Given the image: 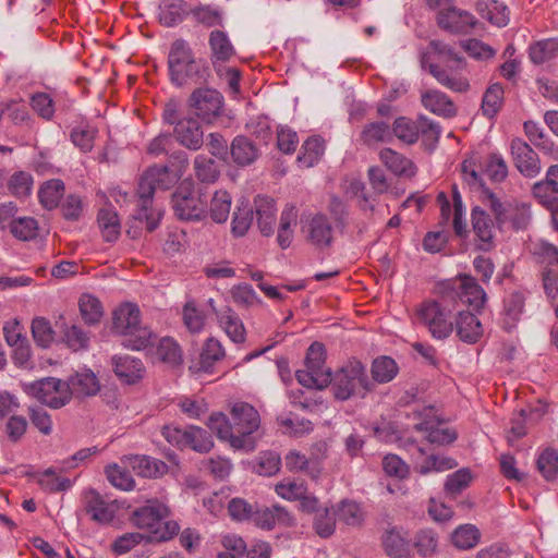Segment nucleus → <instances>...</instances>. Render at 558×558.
Returning <instances> with one entry per match:
<instances>
[{
    "label": "nucleus",
    "instance_id": "1",
    "mask_svg": "<svg viewBox=\"0 0 558 558\" xmlns=\"http://www.w3.org/2000/svg\"><path fill=\"white\" fill-rule=\"evenodd\" d=\"M231 420L232 422L223 413H213L207 425L219 439L228 441L233 449L253 451L260 438V416L257 410L246 402H238L231 409Z\"/></svg>",
    "mask_w": 558,
    "mask_h": 558
},
{
    "label": "nucleus",
    "instance_id": "2",
    "mask_svg": "<svg viewBox=\"0 0 558 558\" xmlns=\"http://www.w3.org/2000/svg\"><path fill=\"white\" fill-rule=\"evenodd\" d=\"M430 52L436 57V62L423 60V66L428 70L436 81L444 87L456 92L465 93L470 89V83L463 72L466 69L465 59L450 45L441 40H430Z\"/></svg>",
    "mask_w": 558,
    "mask_h": 558
},
{
    "label": "nucleus",
    "instance_id": "3",
    "mask_svg": "<svg viewBox=\"0 0 558 558\" xmlns=\"http://www.w3.org/2000/svg\"><path fill=\"white\" fill-rule=\"evenodd\" d=\"M189 167V156L184 150H172L169 163L148 167L141 177L137 196L142 209H149L156 190L173 187Z\"/></svg>",
    "mask_w": 558,
    "mask_h": 558
},
{
    "label": "nucleus",
    "instance_id": "4",
    "mask_svg": "<svg viewBox=\"0 0 558 558\" xmlns=\"http://www.w3.org/2000/svg\"><path fill=\"white\" fill-rule=\"evenodd\" d=\"M167 65L169 80L177 87L202 84L209 76L206 61L196 58L190 43L183 38H177L170 45Z\"/></svg>",
    "mask_w": 558,
    "mask_h": 558
},
{
    "label": "nucleus",
    "instance_id": "5",
    "mask_svg": "<svg viewBox=\"0 0 558 558\" xmlns=\"http://www.w3.org/2000/svg\"><path fill=\"white\" fill-rule=\"evenodd\" d=\"M483 203L496 220L499 232L525 231L532 223L531 204L518 198L501 201L493 191H483Z\"/></svg>",
    "mask_w": 558,
    "mask_h": 558
},
{
    "label": "nucleus",
    "instance_id": "6",
    "mask_svg": "<svg viewBox=\"0 0 558 558\" xmlns=\"http://www.w3.org/2000/svg\"><path fill=\"white\" fill-rule=\"evenodd\" d=\"M169 508L158 499H150L136 508L132 515V523L140 530L149 534L151 542H166L179 532V524L175 521L167 520Z\"/></svg>",
    "mask_w": 558,
    "mask_h": 558
},
{
    "label": "nucleus",
    "instance_id": "7",
    "mask_svg": "<svg viewBox=\"0 0 558 558\" xmlns=\"http://www.w3.org/2000/svg\"><path fill=\"white\" fill-rule=\"evenodd\" d=\"M141 311L136 304L120 305L112 314V328L125 336L122 344L126 349L143 350L150 345L156 335L146 326H141Z\"/></svg>",
    "mask_w": 558,
    "mask_h": 558
},
{
    "label": "nucleus",
    "instance_id": "8",
    "mask_svg": "<svg viewBox=\"0 0 558 558\" xmlns=\"http://www.w3.org/2000/svg\"><path fill=\"white\" fill-rule=\"evenodd\" d=\"M456 306L445 293L439 300H427L418 305L416 310L417 322L429 331L435 339H446L453 331L451 320Z\"/></svg>",
    "mask_w": 558,
    "mask_h": 558
},
{
    "label": "nucleus",
    "instance_id": "9",
    "mask_svg": "<svg viewBox=\"0 0 558 558\" xmlns=\"http://www.w3.org/2000/svg\"><path fill=\"white\" fill-rule=\"evenodd\" d=\"M332 391L337 400L345 401L353 396L364 397L371 389L364 365L356 360L349 361L331 377Z\"/></svg>",
    "mask_w": 558,
    "mask_h": 558
},
{
    "label": "nucleus",
    "instance_id": "10",
    "mask_svg": "<svg viewBox=\"0 0 558 558\" xmlns=\"http://www.w3.org/2000/svg\"><path fill=\"white\" fill-rule=\"evenodd\" d=\"M24 390L28 396L52 409L62 408L71 400V391L66 381L53 377L24 384Z\"/></svg>",
    "mask_w": 558,
    "mask_h": 558
},
{
    "label": "nucleus",
    "instance_id": "11",
    "mask_svg": "<svg viewBox=\"0 0 558 558\" xmlns=\"http://www.w3.org/2000/svg\"><path fill=\"white\" fill-rule=\"evenodd\" d=\"M190 106L198 119L207 124L216 122L223 114L225 99L213 88H197L190 96Z\"/></svg>",
    "mask_w": 558,
    "mask_h": 558
},
{
    "label": "nucleus",
    "instance_id": "12",
    "mask_svg": "<svg viewBox=\"0 0 558 558\" xmlns=\"http://www.w3.org/2000/svg\"><path fill=\"white\" fill-rule=\"evenodd\" d=\"M172 208L182 220H201L206 216V203L193 193V183H181L171 198Z\"/></svg>",
    "mask_w": 558,
    "mask_h": 558
},
{
    "label": "nucleus",
    "instance_id": "13",
    "mask_svg": "<svg viewBox=\"0 0 558 558\" xmlns=\"http://www.w3.org/2000/svg\"><path fill=\"white\" fill-rule=\"evenodd\" d=\"M452 305L457 307L458 301L474 310L482 308L486 302V293L483 288L471 276L459 277L457 286L445 292Z\"/></svg>",
    "mask_w": 558,
    "mask_h": 558
},
{
    "label": "nucleus",
    "instance_id": "14",
    "mask_svg": "<svg viewBox=\"0 0 558 558\" xmlns=\"http://www.w3.org/2000/svg\"><path fill=\"white\" fill-rule=\"evenodd\" d=\"M476 23L477 20L472 13L460 10L452 4L448 8H442L437 13L438 26L452 34H469Z\"/></svg>",
    "mask_w": 558,
    "mask_h": 558
},
{
    "label": "nucleus",
    "instance_id": "15",
    "mask_svg": "<svg viewBox=\"0 0 558 558\" xmlns=\"http://www.w3.org/2000/svg\"><path fill=\"white\" fill-rule=\"evenodd\" d=\"M510 150L515 168L526 178H535L541 171L539 158L534 149L522 138L515 137L510 143Z\"/></svg>",
    "mask_w": 558,
    "mask_h": 558
},
{
    "label": "nucleus",
    "instance_id": "16",
    "mask_svg": "<svg viewBox=\"0 0 558 558\" xmlns=\"http://www.w3.org/2000/svg\"><path fill=\"white\" fill-rule=\"evenodd\" d=\"M175 141L190 150H198L204 144V132L199 122L192 118H181L173 128Z\"/></svg>",
    "mask_w": 558,
    "mask_h": 558
},
{
    "label": "nucleus",
    "instance_id": "17",
    "mask_svg": "<svg viewBox=\"0 0 558 558\" xmlns=\"http://www.w3.org/2000/svg\"><path fill=\"white\" fill-rule=\"evenodd\" d=\"M301 230L313 244H330L332 239V226L323 214H316L306 221H301Z\"/></svg>",
    "mask_w": 558,
    "mask_h": 558
},
{
    "label": "nucleus",
    "instance_id": "18",
    "mask_svg": "<svg viewBox=\"0 0 558 558\" xmlns=\"http://www.w3.org/2000/svg\"><path fill=\"white\" fill-rule=\"evenodd\" d=\"M230 155L236 166L246 167L259 158L260 149L248 136L236 135L230 144Z\"/></svg>",
    "mask_w": 558,
    "mask_h": 558
},
{
    "label": "nucleus",
    "instance_id": "19",
    "mask_svg": "<svg viewBox=\"0 0 558 558\" xmlns=\"http://www.w3.org/2000/svg\"><path fill=\"white\" fill-rule=\"evenodd\" d=\"M116 502H107L95 490H90L86 497L85 510L90 519L100 524L110 523L118 511Z\"/></svg>",
    "mask_w": 558,
    "mask_h": 558
},
{
    "label": "nucleus",
    "instance_id": "20",
    "mask_svg": "<svg viewBox=\"0 0 558 558\" xmlns=\"http://www.w3.org/2000/svg\"><path fill=\"white\" fill-rule=\"evenodd\" d=\"M124 459L126 464L142 477L156 478L168 472V465L163 461L148 456L131 454Z\"/></svg>",
    "mask_w": 558,
    "mask_h": 558
},
{
    "label": "nucleus",
    "instance_id": "21",
    "mask_svg": "<svg viewBox=\"0 0 558 558\" xmlns=\"http://www.w3.org/2000/svg\"><path fill=\"white\" fill-rule=\"evenodd\" d=\"M114 374L125 384H134L142 379L145 374V366L140 359L123 355L112 357Z\"/></svg>",
    "mask_w": 558,
    "mask_h": 558
},
{
    "label": "nucleus",
    "instance_id": "22",
    "mask_svg": "<svg viewBox=\"0 0 558 558\" xmlns=\"http://www.w3.org/2000/svg\"><path fill=\"white\" fill-rule=\"evenodd\" d=\"M472 230L480 241L490 243L498 231L495 218L482 207L475 206L471 210Z\"/></svg>",
    "mask_w": 558,
    "mask_h": 558
},
{
    "label": "nucleus",
    "instance_id": "23",
    "mask_svg": "<svg viewBox=\"0 0 558 558\" xmlns=\"http://www.w3.org/2000/svg\"><path fill=\"white\" fill-rule=\"evenodd\" d=\"M97 225L104 241L116 242L121 233V221L111 204L100 208L97 213Z\"/></svg>",
    "mask_w": 558,
    "mask_h": 558
},
{
    "label": "nucleus",
    "instance_id": "24",
    "mask_svg": "<svg viewBox=\"0 0 558 558\" xmlns=\"http://www.w3.org/2000/svg\"><path fill=\"white\" fill-rule=\"evenodd\" d=\"M383 546L391 558H409L411 545L407 533L397 527H391L383 535Z\"/></svg>",
    "mask_w": 558,
    "mask_h": 558
},
{
    "label": "nucleus",
    "instance_id": "25",
    "mask_svg": "<svg viewBox=\"0 0 558 558\" xmlns=\"http://www.w3.org/2000/svg\"><path fill=\"white\" fill-rule=\"evenodd\" d=\"M476 12L493 25L504 27L509 23V8L499 0H478L475 3Z\"/></svg>",
    "mask_w": 558,
    "mask_h": 558
},
{
    "label": "nucleus",
    "instance_id": "26",
    "mask_svg": "<svg viewBox=\"0 0 558 558\" xmlns=\"http://www.w3.org/2000/svg\"><path fill=\"white\" fill-rule=\"evenodd\" d=\"M379 158L387 167V169L398 177L411 178L416 173V167L414 162L391 148L381 149L379 153Z\"/></svg>",
    "mask_w": 558,
    "mask_h": 558
},
{
    "label": "nucleus",
    "instance_id": "27",
    "mask_svg": "<svg viewBox=\"0 0 558 558\" xmlns=\"http://www.w3.org/2000/svg\"><path fill=\"white\" fill-rule=\"evenodd\" d=\"M457 335L463 342L475 343L483 335V328L477 317L465 311L458 312L456 322Z\"/></svg>",
    "mask_w": 558,
    "mask_h": 558
},
{
    "label": "nucleus",
    "instance_id": "28",
    "mask_svg": "<svg viewBox=\"0 0 558 558\" xmlns=\"http://www.w3.org/2000/svg\"><path fill=\"white\" fill-rule=\"evenodd\" d=\"M217 319L220 327L233 342L241 343L245 340L244 325L233 310L228 306L223 307L220 312H217Z\"/></svg>",
    "mask_w": 558,
    "mask_h": 558
},
{
    "label": "nucleus",
    "instance_id": "29",
    "mask_svg": "<svg viewBox=\"0 0 558 558\" xmlns=\"http://www.w3.org/2000/svg\"><path fill=\"white\" fill-rule=\"evenodd\" d=\"M210 48V60L213 64L217 62H228L234 54L235 49L228 35L219 29L213 31L208 39Z\"/></svg>",
    "mask_w": 558,
    "mask_h": 558
},
{
    "label": "nucleus",
    "instance_id": "30",
    "mask_svg": "<svg viewBox=\"0 0 558 558\" xmlns=\"http://www.w3.org/2000/svg\"><path fill=\"white\" fill-rule=\"evenodd\" d=\"M391 138V126L384 121L366 123L360 133V141L367 147H376L381 143L390 142Z\"/></svg>",
    "mask_w": 558,
    "mask_h": 558
},
{
    "label": "nucleus",
    "instance_id": "31",
    "mask_svg": "<svg viewBox=\"0 0 558 558\" xmlns=\"http://www.w3.org/2000/svg\"><path fill=\"white\" fill-rule=\"evenodd\" d=\"M66 384L69 385L71 396L75 395L77 397L94 396L100 388L96 375L90 371L76 373L69 378Z\"/></svg>",
    "mask_w": 558,
    "mask_h": 558
},
{
    "label": "nucleus",
    "instance_id": "32",
    "mask_svg": "<svg viewBox=\"0 0 558 558\" xmlns=\"http://www.w3.org/2000/svg\"><path fill=\"white\" fill-rule=\"evenodd\" d=\"M422 104L423 106L442 117H453L457 112L454 104L451 99L442 92L439 90H428L422 95Z\"/></svg>",
    "mask_w": 558,
    "mask_h": 558
},
{
    "label": "nucleus",
    "instance_id": "33",
    "mask_svg": "<svg viewBox=\"0 0 558 558\" xmlns=\"http://www.w3.org/2000/svg\"><path fill=\"white\" fill-rule=\"evenodd\" d=\"M65 185L60 179H51L46 181L38 191V199L40 205L47 209L52 210L58 208L61 199L64 196Z\"/></svg>",
    "mask_w": 558,
    "mask_h": 558
},
{
    "label": "nucleus",
    "instance_id": "34",
    "mask_svg": "<svg viewBox=\"0 0 558 558\" xmlns=\"http://www.w3.org/2000/svg\"><path fill=\"white\" fill-rule=\"evenodd\" d=\"M527 53L533 64H544L558 57V38L537 40L529 46Z\"/></svg>",
    "mask_w": 558,
    "mask_h": 558
},
{
    "label": "nucleus",
    "instance_id": "35",
    "mask_svg": "<svg viewBox=\"0 0 558 558\" xmlns=\"http://www.w3.org/2000/svg\"><path fill=\"white\" fill-rule=\"evenodd\" d=\"M299 209L293 204H287L280 214L277 230L278 244H290L293 240L294 229L298 225Z\"/></svg>",
    "mask_w": 558,
    "mask_h": 558
},
{
    "label": "nucleus",
    "instance_id": "36",
    "mask_svg": "<svg viewBox=\"0 0 558 558\" xmlns=\"http://www.w3.org/2000/svg\"><path fill=\"white\" fill-rule=\"evenodd\" d=\"M137 207L138 209L126 229V235L131 240H137L141 236L144 227L148 232H151L159 223V216L155 217L150 208L144 211L140 202L137 203Z\"/></svg>",
    "mask_w": 558,
    "mask_h": 558
},
{
    "label": "nucleus",
    "instance_id": "37",
    "mask_svg": "<svg viewBox=\"0 0 558 558\" xmlns=\"http://www.w3.org/2000/svg\"><path fill=\"white\" fill-rule=\"evenodd\" d=\"M193 169L196 179L202 183H215L220 177V169L217 162L204 154H199L194 158Z\"/></svg>",
    "mask_w": 558,
    "mask_h": 558
},
{
    "label": "nucleus",
    "instance_id": "38",
    "mask_svg": "<svg viewBox=\"0 0 558 558\" xmlns=\"http://www.w3.org/2000/svg\"><path fill=\"white\" fill-rule=\"evenodd\" d=\"M324 150L325 143L320 136L308 137L302 145L298 161L301 166L311 168L320 160Z\"/></svg>",
    "mask_w": 558,
    "mask_h": 558
},
{
    "label": "nucleus",
    "instance_id": "39",
    "mask_svg": "<svg viewBox=\"0 0 558 558\" xmlns=\"http://www.w3.org/2000/svg\"><path fill=\"white\" fill-rule=\"evenodd\" d=\"M186 14L187 11L185 1L171 0L160 7L158 19L161 25L166 27H173L180 24Z\"/></svg>",
    "mask_w": 558,
    "mask_h": 558
},
{
    "label": "nucleus",
    "instance_id": "40",
    "mask_svg": "<svg viewBox=\"0 0 558 558\" xmlns=\"http://www.w3.org/2000/svg\"><path fill=\"white\" fill-rule=\"evenodd\" d=\"M504 87L500 83H494L488 86L482 98L483 114L493 119L500 111L504 104Z\"/></svg>",
    "mask_w": 558,
    "mask_h": 558
},
{
    "label": "nucleus",
    "instance_id": "41",
    "mask_svg": "<svg viewBox=\"0 0 558 558\" xmlns=\"http://www.w3.org/2000/svg\"><path fill=\"white\" fill-rule=\"evenodd\" d=\"M525 298L521 292L513 291L509 293L504 300V314H505V326L507 329H511L519 322L523 308Z\"/></svg>",
    "mask_w": 558,
    "mask_h": 558
},
{
    "label": "nucleus",
    "instance_id": "42",
    "mask_svg": "<svg viewBox=\"0 0 558 558\" xmlns=\"http://www.w3.org/2000/svg\"><path fill=\"white\" fill-rule=\"evenodd\" d=\"M392 136L411 145L417 142L420 137V118L416 121L407 117H399L391 126Z\"/></svg>",
    "mask_w": 558,
    "mask_h": 558
},
{
    "label": "nucleus",
    "instance_id": "43",
    "mask_svg": "<svg viewBox=\"0 0 558 558\" xmlns=\"http://www.w3.org/2000/svg\"><path fill=\"white\" fill-rule=\"evenodd\" d=\"M98 131L87 122H81L70 132L73 145L83 153H89L94 148V142Z\"/></svg>",
    "mask_w": 558,
    "mask_h": 558
},
{
    "label": "nucleus",
    "instance_id": "44",
    "mask_svg": "<svg viewBox=\"0 0 558 558\" xmlns=\"http://www.w3.org/2000/svg\"><path fill=\"white\" fill-rule=\"evenodd\" d=\"M9 230L16 240L29 242L37 239L39 225L34 217H19L12 221Z\"/></svg>",
    "mask_w": 558,
    "mask_h": 558
},
{
    "label": "nucleus",
    "instance_id": "45",
    "mask_svg": "<svg viewBox=\"0 0 558 558\" xmlns=\"http://www.w3.org/2000/svg\"><path fill=\"white\" fill-rule=\"evenodd\" d=\"M223 356L225 350L221 343L215 338L207 339L201 352L197 371L205 373L211 372L214 364L222 360Z\"/></svg>",
    "mask_w": 558,
    "mask_h": 558
},
{
    "label": "nucleus",
    "instance_id": "46",
    "mask_svg": "<svg viewBox=\"0 0 558 558\" xmlns=\"http://www.w3.org/2000/svg\"><path fill=\"white\" fill-rule=\"evenodd\" d=\"M253 207L247 203L236 206L231 221V232L234 238L244 236L253 223Z\"/></svg>",
    "mask_w": 558,
    "mask_h": 558
},
{
    "label": "nucleus",
    "instance_id": "47",
    "mask_svg": "<svg viewBox=\"0 0 558 558\" xmlns=\"http://www.w3.org/2000/svg\"><path fill=\"white\" fill-rule=\"evenodd\" d=\"M193 19L205 27H216L222 25V11L210 4H199L190 12Z\"/></svg>",
    "mask_w": 558,
    "mask_h": 558
},
{
    "label": "nucleus",
    "instance_id": "48",
    "mask_svg": "<svg viewBox=\"0 0 558 558\" xmlns=\"http://www.w3.org/2000/svg\"><path fill=\"white\" fill-rule=\"evenodd\" d=\"M415 428L420 432H425L426 439L430 444L436 445H449L457 439V433L454 429L449 427L429 426L428 423H420L415 425Z\"/></svg>",
    "mask_w": 558,
    "mask_h": 558
},
{
    "label": "nucleus",
    "instance_id": "49",
    "mask_svg": "<svg viewBox=\"0 0 558 558\" xmlns=\"http://www.w3.org/2000/svg\"><path fill=\"white\" fill-rule=\"evenodd\" d=\"M295 377L298 381L306 388L324 389L331 383V372H317L313 369H300Z\"/></svg>",
    "mask_w": 558,
    "mask_h": 558
},
{
    "label": "nucleus",
    "instance_id": "50",
    "mask_svg": "<svg viewBox=\"0 0 558 558\" xmlns=\"http://www.w3.org/2000/svg\"><path fill=\"white\" fill-rule=\"evenodd\" d=\"M452 201H453V215L451 220V226L453 228L454 233L461 238H466L469 230L468 223L464 219V206L462 202L461 194L457 187V185L452 186Z\"/></svg>",
    "mask_w": 558,
    "mask_h": 558
},
{
    "label": "nucleus",
    "instance_id": "51",
    "mask_svg": "<svg viewBox=\"0 0 558 558\" xmlns=\"http://www.w3.org/2000/svg\"><path fill=\"white\" fill-rule=\"evenodd\" d=\"M84 203L80 195L69 194L59 204L61 217L66 221H78L84 215Z\"/></svg>",
    "mask_w": 558,
    "mask_h": 558
},
{
    "label": "nucleus",
    "instance_id": "52",
    "mask_svg": "<svg viewBox=\"0 0 558 558\" xmlns=\"http://www.w3.org/2000/svg\"><path fill=\"white\" fill-rule=\"evenodd\" d=\"M231 209V196L227 191H217L210 202V217L221 223L227 221Z\"/></svg>",
    "mask_w": 558,
    "mask_h": 558
},
{
    "label": "nucleus",
    "instance_id": "53",
    "mask_svg": "<svg viewBox=\"0 0 558 558\" xmlns=\"http://www.w3.org/2000/svg\"><path fill=\"white\" fill-rule=\"evenodd\" d=\"M80 312L87 324H96L102 317V306L100 301L92 294H83L80 298Z\"/></svg>",
    "mask_w": 558,
    "mask_h": 558
},
{
    "label": "nucleus",
    "instance_id": "54",
    "mask_svg": "<svg viewBox=\"0 0 558 558\" xmlns=\"http://www.w3.org/2000/svg\"><path fill=\"white\" fill-rule=\"evenodd\" d=\"M480 531L472 524L459 526L451 536L452 543L460 549H470L480 541Z\"/></svg>",
    "mask_w": 558,
    "mask_h": 558
},
{
    "label": "nucleus",
    "instance_id": "55",
    "mask_svg": "<svg viewBox=\"0 0 558 558\" xmlns=\"http://www.w3.org/2000/svg\"><path fill=\"white\" fill-rule=\"evenodd\" d=\"M157 357L171 366L182 362V353L178 343L171 338H162L157 347Z\"/></svg>",
    "mask_w": 558,
    "mask_h": 558
},
{
    "label": "nucleus",
    "instance_id": "56",
    "mask_svg": "<svg viewBox=\"0 0 558 558\" xmlns=\"http://www.w3.org/2000/svg\"><path fill=\"white\" fill-rule=\"evenodd\" d=\"M398 373L396 362L388 356L376 359L372 365V375L377 383H388L392 380Z\"/></svg>",
    "mask_w": 558,
    "mask_h": 558
},
{
    "label": "nucleus",
    "instance_id": "57",
    "mask_svg": "<svg viewBox=\"0 0 558 558\" xmlns=\"http://www.w3.org/2000/svg\"><path fill=\"white\" fill-rule=\"evenodd\" d=\"M537 470L546 481H553L558 474V452L551 448L545 449L538 457Z\"/></svg>",
    "mask_w": 558,
    "mask_h": 558
},
{
    "label": "nucleus",
    "instance_id": "58",
    "mask_svg": "<svg viewBox=\"0 0 558 558\" xmlns=\"http://www.w3.org/2000/svg\"><path fill=\"white\" fill-rule=\"evenodd\" d=\"M33 187V177L26 171L14 172L9 181L8 189L12 195L22 198L31 194Z\"/></svg>",
    "mask_w": 558,
    "mask_h": 558
},
{
    "label": "nucleus",
    "instance_id": "59",
    "mask_svg": "<svg viewBox=\"0 0 558 558\" xmlns=\"http://www.w3.org/2000/svg\"><path fill=\"white\" fill-rule=\"evenodd\" d=\"M187 444L186 447H191L193 450L198 452H208L214 447L211 435L197 426L187 427Z\"/></svg>",
    "mask_w": 558,
    "mask_h": 558
},
{
    "label": "nucleus",
    "instance_id": "60",
    "mask_svg": "<svg viewBox=\"0 0 558 558\" xmlns=\"http://www.w3.org/2000/svg\"><path fill=\"white\" fill-rule=\"evenodd\" d=\"M461 47L471 58L478 61L493 59L496 54L493 47L476 38L462 40Z\"/></svg>",
    "mask_w": 558,
    "mask_h": 558
},
{
    "label": "nucleus",
    "instance_id": "61",
    "mask_svg": "<svg viewBox=\"0 0 558 558\" xmlns=\"http://www.w3.org/2000/svg\"><path fill=\"white\" fill-rule=\"evenodd\" d=\"M32 335L37 345L41 348H48L54 339V331L50 323L44 317L33 319Z\"/></svg>",
    "mask_w": 558,
    "mask_h": 558
},
{
    "label": "nucleus",
    "instance_id": "62",
    "mask_svg": "<svg viewBox=\"0 0 558 558\" xmlns=\"http://www.w3.org/2000/svg\"><path fill=\"white\" fill-rule=\"evenodd\" d=\"M38 484L41 488L50 493L64 492L72 486L71 480L57 476L53 468H49L43 472L41 476L38 478Z\"/></svg>",
    "mask_w": 558,
    "mask_h": 558
},
{
    "label": "nucleus",
    "instance_id": "63",
    "mask_svg": "<svg viewBox=\"0 0 558 558\" xmlns=\"http://www.w3.org/2000/svg\"><path fill=\"white\" fill-rule=\"evenodd\" d=\"M438 536L433 530H421L415 535L414 547L423 557H430L436 553Z\"/></svg>",
    "mask_w": 558,
    "mask_h": 558
},
{
    "label": "nucleus",
    "instance_id": "64",
    "mask_svg": "<svg viewBox=\"0 0 558 558\" xmlns=\"http://www.w3.org/2000/svg\"><path fill=\"white\" fill-rule=\"evenodd\" d=\"M173 147V137L170 133H159L146 146V154L153 158L171 155Z\"/></svg>",
    "mask_w": 558,
    "mask_h": 558
}]
</instances>
